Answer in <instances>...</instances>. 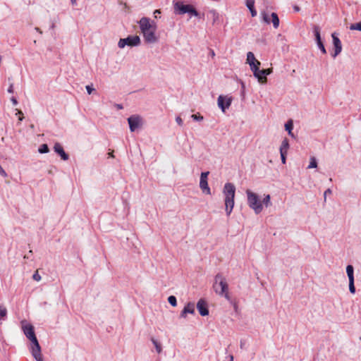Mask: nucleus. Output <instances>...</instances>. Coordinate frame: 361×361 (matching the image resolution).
Returning a JSON list of instances; mask_svg holds the SVG:
<instances>
[{"mask_svg":"<svg viewBox=\"0 0 361 361\" xmlns=\"http://www.w3.org/2000/svg\"><path fill=\"white\" fill-rule=\"evenodd\" d=\"M245 87V85L244 83H242V88H244Z\"/></svg>","mask_w":361,"mask_h":361,"instance_id":"bf43d9fd","label":"nucleus"},{"mask_svg":"<svg viewBox=\"0 0 361 361\" xmlns=\"http://www.w3.org/2000/svg\"><path fill=\"white\" fill-rule=\"evenodd\" d=\"M209 14L211 15L212 19V24H219L221 22V18L219 13L214 9L210 10Z\"/></svg>","mask_w":361,"mask_h":361,"instance_id":"a211bd4d","label":"nucleus"},{"mask_svg":"<svg viewBox=\"0 0 361 361\" xmlns=\"http://www.w3.org/2000/svg\"><path fill=\"white\" fill-rule=\"evenodd\" d=\"M115 106L117 108V109H123V105L120 104H116Z\"/></svg>","mask_w":361,"mask_h":361,"instance_id":"3c124183","label":"nucleus"},{"mask_svg":"<svg viewBox=\"0 0 361 361\" xmlns=\"http://www.w3.org/2000/svg\"><path fill=\"white\" fill-rule=\"evenodd\" d=\"M174 11L175 13L179 15H183L185 13H188L190 4H184L181 1H174Z\"/></svg>","mask_w":361,"mask_h":361,"instance_id":"9b49d317","label":"nucleus"},{"mask_svg":"<svg viewBox=\"0 0 361 361\" xmlns=\"http://www.w3.org/2000/svg\"><path fill=\"white\" fill-rule=\"evenodd\" d=\"M285 129L286 130L288 131L289 135H290L293 137H294V135L292 133V130L293 129V122L291 119L288 120L285 124Z\"/></svg>","mask_w":361,"mask_h":361,"instance_id":"412c9836","label":"nucleus"},{"mask_svg":"<svg viewBox=\"0 0 361 361\" xmlns=\"http://www.w3.org/2000/svg\"><path fill=\"white\" fill-rule=\"evenodd\" d=\"M217 102L219 107L223 112H225L226 110L230 107L232 102V98L220 95L218 97Z\"/></svg>","mask_w":361,"mask_h":361,"instance_id":"9d476101","label":"nucleus"},{"mask_svg":"<svg viewBox=\"0 0 361 361\" xmlns=\"http://www.w3.org/2000/svg\"><path fill=\"white\" fill-rule=\"evenodd\" d=\"M7 315V310L5 307L0 305V320L4 319Z\"/></svg>","mask_w":361,"mask_h":361,"instance_id":"c85d7f7f","label":"nucleus"},{"mask_svg":"<svg viewBox=\"0 0 361 361\" xmlns=\"http://www.w3.org/2000/svg\"><path fill=\"white\" fill-rule=\"evenodd\" d=\"M209 174V171L202 172L200 175V188L202 190V192L207 195L211 194L210 188L208 185L207 177Z\"/></svg>","mask_w":361,"mask_h":361,"instance_id":"423d86ee","label":"nucleus"},{"mask_svg":"<svg viewBox=\"0 0 361 361\" xmlns=\"http://www.w3.org/2000/svg\"><path fill=\"white\" fill-rule=\"evenodd\" d=\"M317 161L314 157H310V164L308 166V169L317 168Z\"/></svg>","mask_w":361,"mask_h":361,"instance_id":"cd10ccee","label":"nucleus"},{"mask_svg":"<svg viewBox=\"0 0 361 361\" xmlns=\"http://www.w3.org/2000/svg\"><path fill=\"white\" fill-rule=\"evenodd\" d=\"M38 152L40 153V154H44V153H47L49 152V147L47 144H42L39 146V149H38Z\"/></svg>","mask_w":361,"mask_h":361,"instance_id":"a878e982","label":"nucleus"},{"mask_svg":"<svg viewBox=\"0 0 361 361\" xmlns=\"http://www.w3.org/2000/svg\"><path fill=\"white\" fill-rule=\"evenodd\" d=\"M317 45H318V47H319V49L322 51V52L323 54H326V49H325V47H324V45L323 42H322V41H320V42H318V43H317Z\"/></svg>","mask_w":361,"mask_h":361,"instance_id":"e433bc0d","label":"nucleus"},{"mask_svg":"<svg viewBox=\"0 0 361 361\" xmlns=\"http://www.w3.org/2000/svg\"><path fill=\"white\" fill-rule=\"evenodd\" d=\"M261 65V63L258 61L254 63H250V66L251 71L253 72V75L255 77H258V71L259 70V66Z\"/></svg>","mask_w":361,"mask_h":361,"instance_id":"aec40b11","label":"nucleus"},{"mask_svg":"<svg viewBox=\"0 0 361 361\" xmlns=\"http://www.w3.org/2000/svg\"><path fill=\"white\" fill-rule=\"evenodd\" d=\"M349 290L351 293H355V287L354 284V280H349Z\"/></svg>","mask_w":361,"mask_h":361,"instance_id":"72a5a7b5","label":"nucleus"},{"mask_svg":"<svg viewBox=\"0 0 361 361\" xmlns=\"http://www.w3.org/2000/svg\"><path fill=\"white\" fill-rule=\"evenodd\" d=\"M315 40L317 43L320 42L322 41L321 36H320V27L318 25H314L313 28Z\"/></svg>","mask_w":361,"mask_h":361,"instance_id":"b1692460","label":"nucleus"},{"mask_svg":"<svg viewBox=\"0 0 361 361\" xmlns=\"http://www.w3.org/2000/svg\"><path fill=\"white\" fill-rule=\"evenodd\" d=\"M32 279L37 281H39L41 280V276L39 274L37 271L33 274Z\"/></svg>","mask_w":361,"mask_h":361,"instance_id":"58836bf2","label":"nucleus"},{"mask_svg":"<svg viewBox=\"0 0 361 361\" xmlns=\"http://www.w3.org/2000/svg\"><path fill=\"white\" fill-rule=\"evenodd\" d=\"M272 72L271 69L267 68L258 71V77H256L259 81V82L262 84H264L267 81V76Z\"/></svg>","mask_w":361,"mask_h":361,"instance_id":"4468645a","label":"nucleus"},{"mask_svg":"<svg viewBox=\"0 0 361 361\" xmlns=\"http://www.w3.org/2000/svg\"><path fill=\"white\" fill-rule=\"evenodd\" d=\"M130 130L135 132L141 125L142 118L137 115H133L128 118Z\"/></svg>","mask_w":361,"mask_h":361,"instance_id":"0eeeda50","label":"nucleus"},{"mask_svg":"<svg viewBox=\"0 0 361 361\" xmlns=\"http://www.w3.org/2000/svg\"><path fill=\"white\" fill-rule=\"evenodd\" d=\"M168 302L173 306L176 307L177 305V300L174 295H170L168 298Z\"/></svg>","mask_w":361,"mask_h":361,"instance_id":"473e14b6","label":"nucleus"},{"mask_svg":"<svg viewBox=\"0 0 361 361\" xmlns=\"http://www.w3.org/2000/svg\"><path fill=\"white\" fill-rule=\"evenodd\" d=\"M156 29L157 25H154L152 29L145 31L142 33L145 41L147 43L152 44L157 42L158 38L155 35Z\"/></svg>","mask_w":361,"mask_h":361,"instance_id":"6e6552de","label":"nucleus"},{"mask_svg":"<svg viewBox=\"0 0 361 361\" xmlns=\"http://www.w3.org/2000/svg\"><path fill=\"white\" fill-rule=\"evenodd\" d=\"M346 273L348 277V280H354V268L352 265L348 264L346 267Z\"/></svg>","mask_w":361,"mask_h":361,"instance_id":"5701e85b","label":"nucleus"},{"mask_svg":"<svg viewBox=\"0 0 361 361\" xmlns=\"http://www.w3.org/2000/svg\"><path fill=\"white\" fill-rule=\"evenodd\" d=\"M176 121L177 123H178L179 126H183V121L182 118H181L180 116H177V117L176 118Z\"/></svg>","mask_w":361,"mask_h":361,"instance_id":"37998d69","label":"nucleus"},{"mask_svg":"<svg viewBox=\"0 0 361 361\" xmlns=\"http://www.w3.org/2000/svg\"><path fill=\"white\" fill-rule=\"evenodd\" d=\"M351 30L361 31V21L357 23L351 24L350 26Z\"/></svg>","mask_w":361,"mask_h":361,"instance_id":"2f4dec72","label":"nucleus"},{"mask_svg":"<svg viewBox=\"0 0 361 361\" xmlns=\"http://www.w3.org/2000/svg\"><path fill=\"white\" fill-rule=\"evenodd\" d=\"M188 13L195 17H198L200 16L199 12L192 5L190 6Z\"/></svg>","mask_w":361,"mask_h":361,"instance_id":"7c9ffc66","label":"nucleus"},{"mask_svg":"<svg viewBox=\"0 0 361 361\" xmlns=\"http://www.w3.org/2000/svg\"><path fill=\"white\" fill-rule=\"evenodd\" d=\"M11 102L13 103V104L14 106H16V105L18 104V101H17V99H16V97H12L11 98Z\"/></svg>","mask_w":361,"mask_h":361,"instance_id":"09e8293b","label":"nucleus"},{"mask_svg":"<svg viewBox=\"0 0 361 361\" xmlns=\"http://www.w3.org/2000/svg\"><path fill=\"white\" fill-rule=\"evenodd\" d=\"M243 344L242 343V341L240 342V348H243Z\"/></svg>","mask_w":361,"mask_h":361,"instance_id":"13d9d810","label":"nucleus"},{"mask_svg":"<svg viewBox=\"0 0 361 361\" xmlns=\"http://www.w3.org/2000/svg\"><path fill=\"white\" fill-rule=\"evenodd\" d=\"M332 192L330 188H328L327 190H325L324 192V201H326V197L327 195H331Z\"/></svg>","mask_w":361,"mask_h":361,"instance_id":"a18cd8bd","label":"nucleus"},{"mask_svg":"<svg viewBox=\"0 0 361 361\" xmlns=\"http://www.w3.org/2000/svg\"><path fill=\"white\" fill-rule=\"evenodd\" d=\"M230 361H233V355L230 356Z\"/></svg>","mask_w":361,"mask_h":361,"instance_id":"4d7b16f0","label":"nucleus"},{"mask_svg":"<svg viewBox=\"0 0 361 361\" xmlns=\"http://www.w3.org/2000/svg\"><path fill=\"white\" fill-rule=\"evenodd\" d=\"M246 194L249 207L255 211L256 214H259L263 209V206L259 199V196L250 190H247Z\"/></svg>","mask_w":361,"mask_h":361,"instance_id":"7ed1b4c3","label":"nucleus"},{"mask_svg":"<svg viewBox=\"0 0 361 361\" xmlns=\"http://www.w3.org/2000/svg\"><path fill=\"white\" fill-rule=\"evenodd\" d=\"M197 309L201 316H207L209 314V309L207 302L204 299H200L197 303Z\"/></svg>","mask_w":361,"mask_h":361,"instance_id":"f8f14e48","label":"nucleus"},{"mask_svg":"<svg viewBox=\"0 0 361 361\" xmlns=\"http://www.w3.org/2000/svg\"><path fill=\"white\" fill-rule=\"evenodd\" d=\"M0 174L4 177L7 176L6 172L4 171V169L2 168V166L1 165H0Z\"/></svg>","mask_w":361,"mask_h":361,"instance_id":"c03bdc74","label":"nucleus"},{"mask_svg":"<svg viewBox=\"0 0 361 361\" xmlns=\"http://www.w3.org/2000/svg\"><path fill=\"white\" fill-rule=\"evenodd\" d=\"M8 93H13V82L10 83V85L8 88Z\"/></svg>","mask_w":361,"mask_h":361,"instance_id":"49530a36","label":"nucleus"},{"mask_svg":"<svg viewBox=\"0 0 361 361\" xmlns=\"http://www.w3.org/2000/svg\"><path fill=\"white\" fill-rule=\"evenodd\" d=\"M140 44V38L137 35H129L126 38L120 39L118 46L119 48L123 49L126 46L136 47Z\"/></svg>","mask_w":361,"mask_h":361,"instance_id":"20e7f679","label":"nucleus"},{"mask_svg":"<svg viewBox=\"0 0 361 361\" xmlns=\"http://www.w3.org/2000/svg\"><path fill=\"white\" fill-rule=\"evenodd\" d=\"M194 313H195V305L192 302H188L184 307L183 310L180 312V317L182 318H185L187 316V314H193Z\"/></svg>","mask_w":361,"mask_h":361,"instance_id":"f3484780","label":"nucleus"},{"mask_svg":"<svg viewBox=\"0 0 361 361\" xmlns=\"http://www.w3.org/2000/svg\"><path fill=\"white\" fill-rule=\"evenodd\" d=\"M86 90L89 94H92L93 91H94V88L92 87V85H87Z\"/></svg>","mask_w":361,"mask_h":361,"instance_id":"a19ab883","label":"nucleus"},{"mask_svg":"<svg viewBox=\"0 0 361 361\" xmlns=\"http://www.w3.org/2000/svg\"><path fill=\"white\" fill-rule=\"evenodd\" d=\"M281 154V162L283 164H286V153H283V154Z\"/></svg>","mask_w":361,"mask_h":361,"instance_id":"79ce46f5","label":"nucleus"},{"mask_svg":"<svg viewBox=\"0 0 361 361\" xmlns=\"http://www.w3.org/2000/svg\"><path fill=\"white\" fill-rule=\"evenodd\" d=\"M109 156L112 157H114L112 153H109Z\"/></svg>","mask_w":361,"mask_h":361,"instance_id":"052dcab7","label":"nucleus"},{"mask_svg":"<svg viewBox=\"0 0 361 361\" xmlns=\"http://www.w3.org/2000/svg\"><path fill=\"white\" fill-rule=\"evenodd\" d=\"M212 288L217 295L224 297L228 301L231 300V297L228 293V284L223 274L218 273L214 276V282Z\"/></svg>","mask_w":361,"mask_h":361,"instance_id":"f257e3e1","label":"nucleus"},{"mask_svg":"<svg viewBox=\"0 0 361 361\" xmlns=\"http://www.w3.org/2000/svg\"><path fill=\"white\" fill-rule=\"evenodd\" d=\"M331 37H332V39H333V44L334 46V54H332V56L335 58L337 55H338L341 52L342 45H341V40L336 35L335 33H333L331 35Z\"/></svg>","mask_w":361,"mask_h":361,"instance_id":"ddd939ff","label":"nucleus"},{"mask_svg":"<svg viewBox=\"0 0 361 361\" xmlns=\"http://www.w3.org/2000/svg\"><path fill=\"white\" fill-rule=\"evenodd\" d=\"M151 341H152V343L154 344V347L156 348L157 353H160L161 352V346L160 343H158V341L156 339H154V338H152Z\"/></svg>","mask_w":361,"mask_h":361,"instance_id":"c756f323","label":"nucleus"},{"mask_svg":"<svg viewBox=\"0 0 361 361\" xmlns=\"http://www.w3.org/2000/svg\"><path fill=\"white\" fill-rule=\"evenodd\" d=\"M223 192L225 196L226 212L229 216L234 207V197L235 192V185L231 183H226L224 185Z\"/></svg>","mask_w":361,"mask_h":361,"instance_id":"f03ea898","label":"nucleus"},{"mask_svg":"<svg viewBox=\"0 0 361 361\" xmlns=\"http://www.w3.org/2000/svg\"><path fill=\"white\" fill-rule=\"evenodd\" d=\"M262 18H263V20L267 23V24H269L271 20L268 16V15L265 13V12H263L262 13Z\"/></svg>","mask_w":361,"mask_h":361,"instance_id":"c9c22d12","label":"nucleus"},{"mask_svg":"<svg viewBox=\"0 0 361 361\" xmlns=\"http://www.w3.org/2000/svg\"><path fill=\"white\" fill-rule=\"evenodd\" d=\"M246 6L248 9L255 8V0H246Z\"/></svg>","mask_w":361,"mask_h":361,"instance_id":"f704fd0d","label":"nucleus"},{"mask_svg":"<svg viewBox=\"0 0 361 361\" xmlns=\"http://www.w3.org/2000/svg\"><path fill=\"white\" fill-rule=\"evenodd\" d=\"M270 200H271L270 195H267L264 196L262 202H262V205L264 204L266 207H268L269 206H270L271 204Z\"/></svg>","mask_w":361,"mask_h":361,"instance_id":"bb28decb","label":"nucleus"},{"mask_svg":"<svg viewBox=\"0 0 361 361\" xmlns=\"http://www.w3.org/2000/svg\"><path fill=\"white\" fill-rule=\"evenodd\" d=\"M289 148V142L287 138H285L283 140L281 147H280V154L286 153L288 152V149Z\"/></svg>","mask_w":361,"mask_h":361,"instance_id":"6ab92c4d","label":"nucleus"},{"mask_svg":"<svg viewBox=\"0 0 361 361\" xmlns=\"http://www.w3.org/2000/svg\"><path fill=\"white\" fill-rule=\"evenodd\" d=\"M209 54L212 57H214L215 56V53H214V50H212V49H210Z\"/></svg>","mask_w":361,"mask_h":361,"instance_id":"864d4df0","label":"nucleus"},{"mask_svg":"<svg viewBox=\"0 0 361 361\" xmlns=\"http://www.w3.org/2000/svg\"><path fill=\"white\" fill-rule=\"evenodd\" d=\"M271 16V22L273 23L274 27L276 29L278 28L279 26L280 20H279L277 13H272Z\"/></svg>","mask_w":361,"mask_h":361,"instance_id":"4be33fe9","label":"nucleus"},{"mask_svg":"<svg viewBox=\"0 0 361 361\" xmlns=\"http://www.w3.org/2000/svg\"><path fill=\"white\" fill-rule=\"evenodd\" d=\"M16 115H18V116H19L18 120H19L20 121H22L23 120L24 116H23V112H22V111H20V110H18V109H17Z\"/></svg>","mask_w":361,"mask_h":361,"instance_id":"ea45409f","label":"nucleus"},{"mask_svg":"<svg viewBox=\"0 0 361 361\" xmlns=\"http://www.w3.org/2000/svg\"><path fill=\"white\" fill-rule=\"evenodd\" d=\"M71 3L73 5H74L76 3V0H71Z\"/></svg>","mask_w":361,"mask_h":361,"instance_id":"6e6d98bb","label":"nucleus"},{"mask_svg":"<svg viewBox=\"0 0 361 361\" xmlns=\"http://www.w3.org/2000/svg\"><path fill=\"white\" fill-rule=\"evenodd\" d=\"M258 61L255 57V55L252 52L249 51L247 54V63L250 65V63H254L255 62Z\"/></svg>","mask_w":361,"mask_h":361,"instance_id":"393cba45","label":"nucleus"},{"mask_svg":"<svg viewBox=\"0 0 361 361\" xmlns=\"http://www.w3.org/2000/svg\"><path fill=\"white\" fill-rule=\"evenodd\" d=\"M54 150L56 154H58L61 157L62 160L66 161L68 159V154L64 151L63 147L60 143L56 142L54 144Z\"/></svg>","mask_w":361,"mask_h":361,"instance_id":"2eb2a0df","label":"nucleus"},{"mask_svg":"<svg viewBox=\"0 0 361 361\" xmlns=\"http://www.w3.org/2000/svg\"><path fill=\"white\" fill-rule=\"evenodd\" d=\"M30 352L32 353V355L34 357V358L37 361H43L44 360L42 355L41 353V347L37 341V338H36L33 341H31Z\"/></svg>","mask_w":361,"mask_h":361,"instance_id":"39448f33","label":"nucleus"},{"mask_svg":"<svg viewBox=\"0 0 361 361\" xmlns=\"http://www.w3.org/2000/svg\"><path fill=\"white\" fill-rule=\"evenodd\" d=\"M23 332L26 337L31 341L37 338L34 327L31 324H27L23 326Z\"/></svg>","mask_w":361,"mask_h":361,"instance_id":"dca6fc26","label":"nucleus"},{"mask_svg":"<svg viewBox=\"0 0 361 361\" xmlns=\"http://www.w3.org/2000/svg\"><path fill=\"white\" fill-rule=\"evenodd\" d=\"M142 33L145 31L149 30L154 27L156 23L152 21L150 23V19L147 17H142L138 22Z\"/></svg>","mask_w":361,"mask_h":361,"instance_id":"1a4fd4ad","label":"nucleus"},{"mask_svg":"<svg viewBox=\"0 0 361 361\" xmlns=\"http://www.w3.org/2000/svg\"><path fill=\"white\" fill-rule=\"evenodd\" d=\"M250 11V13H251V16L252 17H255L257 16V11L255 10V8H252V9H249Z\"/></svg>","mask_w":361,"mask_h":361,"instance_id":"de8ad7c7","label":"nucleus"},{"mask_svg":"<svg viewBox=\"0 0 361 361\" xmlns=\"http://www.w3.org/2000/svg\"><path fill=\"white\" fill-rule=\"evenodd\" d=\"M293 9L295 11L298 12L300 11V7L298 6H294Z\"/></svg>","mask_w":361,"mask_h":361,"instance_id":"603ef678","label":"nucleus"},{"mask_svg":"<svg viewBox=\"0 0 361 361\" xmlns=\"http://www.w3.org/2000/svg\"><path fill=\"white\" fill-rule=\"evenodd\" d=\"M35 30L39 32V33H42V31L40 30V29L39 27H35Z\"/></svg>","mask_w":361,"mask_h":361,"instance_id":"5fc2aeb1","label":"nucleus"},{"mask_svg":"<svg viewBox=\"0 0 361 361\" xmlns=\"http://www.w3.org/2000/svg\"><path fill=\"white\" fill-rule=\"evenodd\" d=\"M191 118L195 121H202L203 120V116H202L200 115H197V114H192L191 116Z\"/></svg>","mask_w":361,"mask_h":361,"instance_id":"4c0bfd02","label":"nucleus"},{"mask_svg":"<svg viewBox=\"0 0 361 361\" xmlns=\"http://www.w3.org/2000/svg\"><path fill=\"white\" fill-rule=\"evenodd\" d=\"M154 17L157 18V16H159V14H161V11L159 9H157L154 11Z\"/></svg>","mask_w":361,"mask_h":361,"instance_id":"8fccbe9b","label":"nucleus"}]
</instances>
